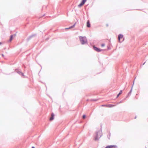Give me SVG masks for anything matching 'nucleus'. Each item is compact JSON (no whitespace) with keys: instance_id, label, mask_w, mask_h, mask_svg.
I'll use <instances>...</instances> for the list:
<instances>
[{"instance_id":"obj_1","label":"nucleus","mask_w":148,"mask_h":148,"mask_svg":"<svg viewBox=\"0 0 148 148\" xmlns=\"http://www.w3.org/2000/svg\"><path fill=\"white\" fill-rule=\"evenodd\" d=\"M95 135L94 136V140L95 141H98L102 136V129L101 127L100 130H97L95 133Z\"/></svg>"},{"instance_id":"obj_2","label":"nucleus","mask_w":148,"mask_h":148,"mask_svg":"<svg viewBox=\"0 0 148 148\" xmlns=\"http://www.w3.org/2000/svg\"><path fill=\"white\" fill-rule=\"evenodd\" d=\"M79 38L81 44L82 45L88 44L86 38L85 36H79Z\"/></svg>"},{"instance_id":"obj_3","label":"nucleus","mask_w":148,"mask_h":148,"mask_svg":"<svg viewBox=\"0 0 148 148\" xmlns=\"http://www.w3.org/2000/svg\"><path fill=\"white\" fill-rule=\"evenodd\" d=\"M93 49L95 51H96L97 52H100L102 51H105L106 50L105 49H101L99 48H98L97 47H96L95 46H94L93 47Z\"/></svg>"},{"instance_id":"obj_4","label":"nucleus","mask_w":148,"mask_h":148,"mask_svg":"<svg viewBox=\"0 0 148 148\" xmlns=\"http://www.w3.org/2000/svg\"><path fill=\"white\" fill-rule=\"evenodd\" d=\"M134 81L133 83V84L132 86L130 92L128 93L127 95L126 96V98H124V100H125L126 98L129 97L131 95L132 91V88H133V85L134 84Z\"/></svg>"},{"instance_id":"obj_5","label":"nucleus","mask_w":148,"mask_h":148,"mask_svg":"<svg viewBox=\"0 0 148 148\" xmlns=\"http://www.w3.org/2000/svg\"><path fill=\"white\" fill-rule=\"evenodd\" d=\"M87 0H82L81 2L78 5V7L79 8H80L85 3Z\"/></svg>"},{"instance_id":"obj_6","label":"nucleus","mask_w":148,"mask_h":148,"mask_svg":"<svg viewBox=\"0 0 148 148\" xmlns=\"http://www.w3.org/2000/svg\"><path fill=\"white\" fill-rule=\"evenodd\" d=\"M36 35V34H32L29 36L26 39L27 42L29 41L32 37H34Z\"/></svg>"},{"instance_id":"obj_7","label":"nucleus","mask_w":148,"mask_h":148,"mask_svg":"<svg viewBox=\"0 0 148 148\" xmlns=\"http://www.w3.org/2000/svg\"><path fill=\"white\" fill-rule=\"evenodd\" d=\"M123 35L121 34H120L118 35V40L119 42H121L123 41H121L120 40L121 39H122L123 38Z\"/></svg>"},{"instance_id":"obj_8","label":"nucleus","mask_w":148,"mask_h":148,"mask_svg":"<svg viewBox=\"0 0 148 148\" xmlns=\"http://www.w3.org/2000/svg\"><path fill=\"white\" fill-rule=\"evenodd\" d=\"M15 71L22 76H24V74L22 73L21 71H20L17 69H16L15 70Z\"/></svg>"},{"instance_id":"obj_9","label":"nucleus","mask_w":148,"mask_h":148,"mask_svg":"<svg viewBox=\"0 0 148 148\" xmlns=\"http://www.w3.org/2000/svg\"><path fill=\"white\" fill-rule=\"evenodd\" d=\"M117 146L116 145H109L106 146V148H117Z\"/></svg>"},{"instance_id":"obj_10","label":"nucleus","mask_w":148,"mask_h":148,"mask_svg":"<svg viewBox=\"0 0 148 148\" xmlns=\"http://www.w3.org/2000/svg\"><path fill=\"white\" fill-rule=\"evenodd\" d=\"M54 114L53 113H52L51 114V116L49 119L50 121H51L53 120L54 119Z\"/></svg>"},{"instance_id":"obj_11","label":"nucleus","mask_w":148,"mask_h":148,"mask_svg":"<svg viewBox=\"0 0 148 148\" xmlns=\"http://www.w3.org/2000/svg\"><path fill=\"white\" fill-rule=\"evenodd\" d=\"M76 22H75L73 25H72V26H71L69 27L68 28H65V29H71V28H73L76 25Z\"/></svg>"},{"instance_id":"obj_12","label":"nucleus","mask_w":148,"mask_h":148,"mask_svg":"<svg viewBox=\"0 0 148 148\" xmlns=\"http://www.w3.org/2000/svg\"><path fill=\"white\" fill-rule=\"evenodd\" d=\"M86 26L88 27H90V24L89 20L87 22Z\"/></svg>"},{"instance_id":"obj_13","label":"nucleus","mask_w":148,"mask_h":148,"mask_svg":"<svg viewBox=\"0 0 148 148\" xmlns=\"http://www.w3.org/2000/svg\"><path fill=\"white\" fill-rule=\"evenodd\" d=\"M13 35H14L12 34V35H11L10 36V39L9 40V42H10L12 40L13 38Z\"/></svg>"},{"instance_id":"obj_14","label":"nucleus","mask_w":148,"mask_h":148,"mask_svg":"<svg viewBox=\"0 0 148 148\" xmlns=\"http://www.w3.org/2000/svg\"><path fill=\"white\" fill-rule=\"evenodd\" d=\"M116 105H113V104H108V107L109 108H112L114 106H115Z\"/></svg>"},{"instance_id":"obj_15","label":"nucleus","mask_w":148,"mask_h":148,"mask_svg":"<svg viewBox=\"0 0 148 148\" xmlns=\"http://www.w3.org/2000/svg\"><path fill=\"white\" fill-rule=\"evenodd\" d=\"M122 90H121L119 92V94L117 95L116 98H117L119 97V96L122 94Z\"/></svg>"},{"instance_id":"obj_16","label":"nucleus","mask_w":148,"mask_h":148,"mask_svg":"<svg viewBox=\"0 0 148 148\" xmlns=\"http://www.w3.org/2000/svg\"><path fill=\"white\" fill-rule=\"evenodd\" d=\"M97 99H91L90 101H96L98 100Z\"/></svg>"},{"instance_id":"obj_17","label":"nucleus","mask_w":148,"mask_h":148,"mask_svg":"<svg viewBox=\"0 0 148 148\" xmlns=\"http://www.w3.org/2000/svg\"><path fill=\"white\" fill-rule=\"evenodd\" d=\"M86 117V115L85 114H83L82 116V118L84 119H85Z\"/></svg>"},{"instance_id":"obj_18","label":"nucleus","mask_w":148,"mask_h":148,"mask_svg":"<svg viewBox=\"0 0 148 148\" xmlns=\"http://www.w3.org/2000/svg\"><path fill=\"white\" fill-rule=\"evenodd\" d=\"M102 106H106L108 107V105H101Z\"/></svg>"},{"instance_id":"obj_19","label":"nucleus","mask_w":148,"mask_h":148,"mask_svg":"<svg viewBox=\"0 0 148 148\" xmlns=\"http://www.w3.org/2000/svg\"><path fill=\"white\" fill-rule=\"evenodd\" d=\"M105 44L104 43L102 44L101 45V46L102 47H103L105 46Z\"/></svg>"},{"instance_id":"obj_20","label":"nucleus","mask_w":148,"mask_h":148,"mask_svg":"<svg viewBox=\"0 0 148 148\" xmlns=\"http://www.w3.org/2000/svg\"><path fill=\"white\" fill-rule=\"evenodd\" d=\"M122 102H123V101L122 100L121 101H119V103H117V104H119V103H122Z\"/></svg>"},{"instance_id":"obj_21","label":"nucleus","mask_w":148,"mask_h":148,"mask_svg":"<svg viewBox=\"0 0 148 148\" xmlns=\"http://www.w3.org/2000/svg\"><path fill=\"white\" fill-rule=\"evenodd\" d=\"M109 135H110V137H109L108 136V138L109 139H110V132H109Z\"/></svg>"},{"instance_id":"obj_22","label":"nucleus","mask_w":148,"mask_h":148,"mask_svg":"<svg viewBox=\"0 0 148 148\" xmlns=\"http://www.w3.org/2000/svg\"><path fill=\"white\" fill-rule=\"evenodd\" d=\"M1 55H2V56L3 57H4V55L3 54H2Z\"/></svg>"},{"instance_id":"obj_23","label":"nucleus","mask_w":148,"mask_h":148,"mask_svg":"<svg viewBox=\"0 0 148 148\" xmlns=\"http://www.w3.org/2000/svg\"><path fill=\"white\" fill-rule=\"evenodd\" d=\"M2 44V42H0V45H1Z\"/></svg>"},{"instance_id":"obj_24","label":"nucleus","mask_w":148,"mask_h":148,"mask_svg":"<svg viewBox=\"0 0 148 148\" xmlns=\"http://www.w3.org/2000/svg\"><path fill=\"white\" fill-rule=\"evenodd\" d=\"M145 62H144V63L143 64V65H144L145 64Z\"/></svg>"},{"instance_id":"obj_25","label":"nucleus","mask_w":148,"mask_h":148,"mask_svg":"<svg viewBox=\"0 0 148 148\" xmlns=\"http://www.w3.org/2000/svg\"><path fill=\"white\" fill-rule=\"evenodd\" d=\"M32 148H35L34 147V146H32Z\"/></svg>"},{"instance_id":"obj_26","label":"nucleus","mask_w":148,"mask_h":148,"mask_svg":"<svg viewBox=\"0 0 148 148\" xmlns=\"http://www.w3.org/2000/svg\"><path fill=\"white\" fill-rule=\"evenodd\" d=\"M106 26L107 27H108V24H107L106 25Z\"/></svg>"},{"instance_id":"obj_27","label":"nucleus","mask_w":148,"mask_h":148,"mask_svg":"<svg viewBox=\"0 0 148 148\" xmlns=\"http://www.w3.org/2000/svg\"><path fill=\"white\" fill-rule=\"evenodd\" d=\"M136 116H135V117L134 119H136Z\"/></svg>"},{"instance_id":"obj_28","label":"nucleus","mask_w":148,"mask_h":148,"mask_svg":"<svg viewBox=\"0 0 148 148\" xmlns=\"http://www.w3.org/2000/svg\"><path fill=\"white\" fill-rule=\"evenodd\" d=\"M14 36H16V34H14Z\"/></svg>"},{"instance_id":"obj_29","label":"nucleus","mask_w":148,"mask_h":148,"mask_svg":"<svg viewBox=\"0 0 148 148\" xmlns=\"http://www.w3.org/2000/svg\"><path fill=\"white\" fill-rule=\"evenodd\" d=\"M45 15V14H44L42 16H44Z\"/></svg>"}]
</instances>
